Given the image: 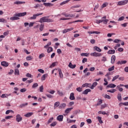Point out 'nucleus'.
<instances>
[{"mask_svg":"<svg viewBox=\"0 0 128 128\" xmlns=\"http://www.w3.org/2000/svg\"><path fill=\"white\" fill-rule=\"evenodd\" d=\"M26 14V12L16 13L14 14V16L10 18V20H20L19 18H20V16H24Z\"/></svg>","mask_w":128,"mask_h":128,"instance_id":"obj_1","label":"nucleus"},{"mask_svg":"<svg viewBox=\"0 0 128 128\" xmlns=\"http://www.w3.org/2000/svg\"><path fill=\"white\" fill-rule=\"evenodd\" d=\"M54 22V20L50 18H48V17L46 16H44L40 18V20H39V22Z\"/></svg>","mask_w":128,"mask_h":128,"instance_id":"obj_2","label":"nucleus"},{"mask_svg":"<svg viewBox=\"0 0 128 128\" xmlns=\"http://www.w3.org/2000/svg\"><path fill=\"white\" fill-rule=\"evenodd\" d=\"M16 122H22V117L20 114H18L16 116Z\"/></svg>","mask_w":128,"mask_h":128,"instance_id":"obj_3","label":"nucleus"},{"mask_svg":"<svg viewBox=\"0 0 128 128\" xmlns=\"http://www.w3.org/2000/svg\"><path fill=\"white\" fill-rule=\"evenodd\" d=\"M42 14H44V13H38L36 14H34L32 16L30 17V20H36V18L37 16H42Z\"/></svg>","mask_w":128,"mask_h":128,"instance_id":"obj_4","label":"nucleus"},{"mask_svg":"<svg viewBox=\"0 0 128 128\" xmlns=\"http://www.w3.org/2000/svg\"><path fill=\"white\" fill-rule=\"evenodd\" d=\"M128 2V0H124L122 1H120L118 2V6H124L125 4H126Z\"/></svg>","mask_w":128,"mask_h":128,"instance_id":"obj_5","label":"nucleus"},{"mask_svg":"<svg viewBox=\"0 0 128 128\" xmlns=\"http://www.w3.org/2000/svg\"><path fill=\"white\" fill-rule=\"evenodd\" d=\"M90 56H102V54L100 53L94 52L93 53H91Z\"/></svg>","mask_w":128,"mask_h":128,"instance_id":"obj_6","label":"nucleus"},{"mask_svg":"<svg viewBox=\"0 0 128 128\" xmlns=\"http://www.w3.org/2000/svg\"><path fill=\"white\" fill-rule=\"evenodd\" d=\"M58 122H62L64 120V116L62 115H59L56 118Z\"/></svg>","mask_w":128,"mask_h":128,"instance_id":"obj_7","label":"nucleus"},{"mask_svg":"<svg viewBox=\"0 0 128 128\" xmlns=\"http://www.w3.org/2000/svg\"><path fill=\"white\" fill-rule=\"evenodd\" d=\"M74 30L73 28H70L64 29V30H62V33L66 34V32H70L71 30Z\"/></svg>","mask_w":128,"mask_h":128,"instance_id":"obj_8","label":"nucleus"},{"mask_svg":"<svg viewBox=\"0 0 128 128\" xmlns=\"http://www.w3.org/2000/svg\"><path fill=\"white\" fill-rule=\"evenodd\" d=\"M1 66L6 68L7 66H8V62L6 61H2V62H1Z\"/></svg>","mask_w":128,"mask_h":128,"instance_id":"obj_9","label":"nucleus"},{"mask_svg":"<svg viewBox=\"0 0 128 128\" xmlns=\"http://www.w3.org/2000/svg\"><path fill=\"white\" fill-rule=\"evenodd\" d=\"M70 100H76V98L74 97V92H72L70 94Z\"/></svg>","mask_w":128,"mask_h":128,"instance_id":"obj_10","label":"nucleus"},{"mask_svg":"<svg viewBox=\"0 0 128 128\" xmlns=\"http://www.w3.org/2000/svg\"><path fill=\"white\" fill-rule=\"evenodd\" d=\"M92 92V90L90 88H87L83 92H82V94H88V92Z\"/></svg>","mask_w":128,"mask_h":128,"instance_id":"obj_11","label":"nucleus"},{"mask_svg":"<svg viewBox=\"0 0 128 128\" xmlns=\"http://www.w3.org/2000/svg\"><path fill=\"white\" fill-rule=\"evenodd\" d=\"M32 114H34V112H28V113H26V114H25L24 115V116H26V118H30V116H32Z\"/></svg>","mask_w":128,"mask_h":128,"instance_id":"obj_12","label":"nucleus"},{"mask_svg":"<svg viewBox=\"0 0 128 128\" xmlns=\"http://www.w3.org/2000/svg\"><path fill=\"white\" fill-rule=\"evenodd\" d=\"M58 74L60 76V78H64V74H62V69H58Z\"/></svg>","mask_w":128,"mask_h":128,"instance_id":"obj_13","label":"nucleus"},{"mask_svg":"<svg viewBox=\"0 0 128 128\" xmlns=\"http://www.w3.org/2000/svg\"><path fill=\"white\" fill-rule=\"evenodd\" d=\"M116 86V84H110L106 86V88H114Z\"/></svg>","mask_w":128,"mask_h":128,"instance_id":"obj_14","label":"nucleus"},{"mask_svg":"<svg viewBox=\"0 0 128 128\" xmlns=\"http://www.w3.org/2000/svg\"><path fill=\"white\" fill-rule=\"evenodd\" d=\"M114 62H116V56L112 55L111 57V64H114Z\"/></svg>","mask_w":128,"mask_h":128,"instance_id":"obj_15","label":"nucleus"},{"mask_svg":"<svg viewBox=\"0 0 128 128\" xmlns=\"http://www.w3.org/2000/svg\"><path fill=\"white\" fill-rule=\"evenodd\" d=\"M44 4L45 6H54V4L50 2H44Z\"/></svg>","mask_w":128,"mask_h":128,"instance_id":"obj_16","label":"nucleus"},{"mask_svg":"<svg viewBox=\"0 0 128 128\" xmlns=\"http://www.w3.org/2000/svg\"><path fill=\"white\" fill-rule=\"evenodd\" d=\"M26 4L25 2H21L16 0V2H14V4Z\"/></svg>","mask_w":128,"mask_h":128,"instance_id":"obj_17","label":"nucleus"},{"mask_svg":"<svg viewBox=\"0 0 128 128\" xmlns=\"http://www.w3.org/2000/svg\"><path fill=\"white\" fill-rule=\"evenodd\" d=\"M96 86H98V82H93L92 84L90 86V88H91V90H94V88Z\"/></svg>","mask_w":128,"mask_h":128,"instance_id":"obj_18","label":"nucleus"},{"mask_svg":"<svg viewBox=\"0 0 128 128\" xmlns=\"http://www.w3.org/2000/svg\"><path fill=\"white\" fill-rule=\"evenodd\" d=\"M126 62H128L126 60H121L118 62L116 64H125Z\"/></svg>","mask_w":128,"mask_h":128,"instance_id":"obj_19","label":"nucleus"},{"mask_svg":"<svg viewBox=\"0 0 128 128\" xmlns=\"http://www.w3.org/2000/svg\"><path fill=\"white\" fill-rule=\"evenodd\" d=\"M107 54H116V50H110L107 52Z\"/></svg>","mask_w":128,"mask_h":128,"instance_id":"obj_20","label":"nucleus"},{"mask_svg":"<svg viewBox=\"0 0 128 128\" xmlns=\"http://www.w3.org/2000/svg\"><path fill=\"white\" fill-rule=\"evenodd\" d=\"M90 86H92V84L85 83L82 85V88H90Z\"/></svg>","mask_w":128,"mask_h":128,"instance_id":"obj_21","label":"nucleus"},{"mask_svg":"<svg viewBox=\"0 0 128 128\" xmlns=\"http://www.w3.org/2000/svg\"><path fill=\"white\" fill-rule=\"evenodd\" d=\"M68 66L69 68H75L76 66V64L72 65V62H70L69 63Z\"/></svg>","mask_w":128,"mask_h":128,"instance_id":"obj_22","label":"nucleus"},{"mask_svg":"<svg viewBox=\"0 0 128 128\" xmlns=\"http://www.w3.org/2000/svg\"><path fill=\"white\" fill-rule=\"evenodd\" d=\"M48 76V74H44L42 75V76L41 78V80L42 82H44V80H46V78Z\"/></svg>","mask_w":128,"mask_h":128,"instance_id":"obj_23","label":"nucleus"},{"mask_svg":"<svg viewBox=\"0 0 128 128\" xmlns=\"http://www.w3.org/2000/svg\"><path fill=\"white\" fill-rule=\"evenodd\" d=\"M14 74L15 76H20V70L18 68L14 70Z\"/></svg>","mask_w":128,"mask_h":128,"instance_id":"obj_24","label":"nucleus"},{"mask_svg":"<svg viewBox=\"0 0 128 128\" xmlns=\"http://www.w3.org/2000/svg\"><path fill=\"white\" fill-rule=\"evenodd\" d=\"M28 103L22 104L20 105L19 107L21 108H26V106H28Z\"/></svg>","mask_w":128,"mask_h":128,"instance_id":"obj_25","label":"nucleus"},{"mask_svg":"<svg viewBox=\"0 0 128 128\" xmlns=\"http://www.w3.org/2000/svg\"><path fill=\"white\" fill-rule=\"evenodd\" d=\"M94 50H96V52H102V49L96 46L94 47Z\"/></svg>","mask_w":128,"mask_h":128,"instance_id":"obj_26","label":"nucleus"},{"mask_svg":"<svg viewBox=\"0 0 128 128\" xmlns=\"http://www.w3.org/2000/svg\"><path fill=\"white\" fill-rule=\"evenodd\" d=\"M66 106V103H62L60 104V108H64Z\"/></svg>","mask_w":128,"mask_h":128,"instance_id":"obj_27","label":"nucleus"},{"mask_svg":"<svg viewBox=\"0 0 128 128\" xmlns=\"http://www.w3.org/2000/svg\"><path fill=\"white\" fill-rule=\"evenodd\" d=\"M62 16H64L66 18H70V14H66V12H62L61 14Z\"/></svg>","mask_w":128,"mask_h":128,"instance_id":"obj_28","label":"nucleus"},{"mask_svg":"<svg viewBox=\"0 0 128 128\" xmlns=\"http://www.w3.org/2000/svg\"><path fill=\"white\" fill-rule=\"evenodd\" d=\"M72 110V108H68L65 110V114H68Z\"/></svg>","mask_w":128,"mask_h":128,"instance_id":"obj_29","label":"nucleus"},{"mask_svg":"<svg viewBox=\"0 0 128 128\" xmlns=\"http://www.w3.org/2000/svg\"><path fill=\"white\" fill-rule=\"evenodd\" d=\"M108 92H111V94H114V92H116V89H112L110 90H108Z\"/></svg>","mask_w":128,"mask_h":128,"instance_id":"obj_30","label":"nucleus"},{"mask_svg":"<svg viewBox=\"0 0 128 128\" xmlns=\"http://www.w3.org/2000/svg\"><path fill=\"white\" fill-rule=\"evenodd\" d=\"M117 98L118 100H119L120 102L122 100V94L120 93H118V94Z\"/></svg>","mask_w":128,"mask_h":128,"instance_id":"obj_31","label":"nucleus"},{"mask_svg":"<svg viewBox=\"0 0 128 128\" xmlns=\"http://www.w3.org/2000/svg\"><path fill=\"white\" fill-rule=\"evenodd\" d=\"M52 50H53L52 47H48L47 52L48 54H50V52H52Z\"/></svg>","mask_w":128,"mask_h":128,"instance_id":"obj_32","label":"nucleus"},{"mask_svg":"<svg viewBox=\"0 0 128 128\" xmlns=\"http://www.w3.org/2000/svg\"><path fill=\"white\" fill-rule=\"evenodd\" d=\"M102 22L104 24H108V19H102Z\"/></svg>","mask_w":128,"mask_h":128,"instance_id":"obj_33","label":"nucleus"},{"mask_svg":"<svg viewBox=\"0 0 128 128\" xmlns=\"http://www.w3.org/2000/svg\"><path fill=\"white\" fill-rule=\"evenodd\" d=\"M122 42V40H119V39H115L114 40V42L115 44H120V42Z\"/></svg>","mask_w":128,"mask_h":128,"instance_id":"obj_34","label":"nucleus"},{"mask_svg":"<svg viewBox=\"0 0 128 128\" xmlns=\"http://www.w3.org/2000/svg\"><path fill=\"white\" fill-rule=\"evenodd\" d=\"M118 78H120V75H116L114 76L112 80V82H114V80H118Z\"/></svg>","mask_w":128,"mask_h":128,"instance_id":"obj_35","label":"nucleus"},{"mask_svg":"<svg viewBox=\"0 0 128 128\" xmlns=\"http://www.w3.org/2000/svg\"><path fill=\"white\" fill-rule=\"evenodd\" d=\"M0 22H4V24H6L7 22L6 19L4 18H0Z\"/></svg>","mask_w":128,"mask_h":128,"instance_id":"obj_36","label":"nucleus"},{"mask_svg":"<svg viewBox=\"0 0 128 128\" xmlns=\"http://www.w3.org/2000/svg\"><path fill=\"white\" fill-rule=\"evenodd\" d=\"M68 0H66L65 1H64V2H62L60 4V6H64V4H68Z\"/></svg>","mask_w":128,"mask_h":128,"instance_id":"obj_37","label":"nucleus"},{"mask_svg":"<svg viewBox=\"0 0 128 128\" xmlns=\"http://www.w3.org/2000/svg\"><path fill=\"white\" fill-rule=\"evenodd\" d=\"M52 44V42H48L47 44L45 46H44V48H48L50 46H51Z\"/></svg>","mask_w":128,"mask_h":128,"instance_id":"obj_38","label":"nucleus"},{"mask_svg":"<svg viewBox=\"0 0 128 128\" xmlns=\"http://www.w3.org/2000/svg\"><path fill=\"white\" fill-rule=\"evenodd\" d=\"M98 118V122H100V124H102V117L100 116H98L97 117Z\"/></svg>","mask_w":128,"mask_h":128,"instance_id":"obj_39","label":"nucleus"},{"mask_svg":"<svg viewBox=\"0 0 128 128\" xmlns=\"http://www.w3.org/2000/svg\"><path fill=\"white\" fill-rule=\"evenodd\" d=\"M120 44L117 43L116 45V46L114 47V50H117L118 48H120Z\"/></svg>","mask_w":128,"mask_h":128,"instance_id":"obj_40","label":"nucleus"},{"mask_svg":"<svg viewBox=\"0 0 128 128\" xmlns=\"http://www.w3.org/2000/svg\"><path fill=\"white\" fill-rule=\"evenodd\" d=\"M34 58L32 56H28L26 58V60H33Z\"/></svg>","mask_w":128,"mask_h":128,"instance_id":"obj_41","label":"nucleus"},{"mask_svg":"<svg viewBox=\"0 0 128 128\" xmlns=\"http://www.w3.org/2000/svg\"><path fill=\"white\" fill-rule=\"evenodd\" d=\"M44 25L42 24L40 27V32H42V30H44Z\"/></svg>","mask_w":128,"mask_h":128,"instance_id":"obj_42","label":"nucleus"},{"mask_svg":"<svg viewBox=\"0 0 128 128\" xmlns=\"http://www.w3.org/2000/svg\"><path fill=\"white\" fill-rule=\"evenodd\" d=\"M38 83H34V84H33L32 88H38Z\"/></svg>","mask_w":128,"mask_h":128,"instance_id":"obj_43","label":"nucleus"},{"mask_svg":"<svg viewBox=\"0 0 128 128\" xmlns=\"http://www.w3.org/2000/svg\"><path fill=\"white\" fill-rule=\"evenodd\" d=\"M116 88H118L119 92H123L124 90V88H122L120 87V86H116Z\"/></svg>","mask_w":128,"mask_h":128,"instance_id":"obj_44","label":"nucleus"},{"mask_svg":"<svg viewBox=\"0 0 128 128\" xmlns=\"http://www.w3.org/2000/svg\"><path fill=\"white\" fill-rule=\"evenodd\" d=\"M76 90H77V92H82V88L80 87L77 88H76Z\"/></svg>","mask_w":128,"mask_h":128,"instance_id":"obj_45","label":"nucleus"},{"mask_svg":"<svg viewBox=\"0 0 128 128\" xmlns=\"http://www.w3.org/2000/svg\"><path fill=\"white\" fill-rule=\"evenodd\" d=\"M60 106L59 102H56L54 104V108H58V106Z\"/></svg>","mask_w":128,"mask_h":128,"instance_id":"obj_46","label":"nucleus"},{"mask_svg":"<svg viewBox=\"0 0 128 128\" xmlns=\"http://www.w3.org/2000/svg\"><path fill=\"white\" fill-rule=\"evenodd\" d=\"M54 120V117H52L51 118H50L48 120V124H50V122H52V121Z\"/></svg>","mask_w":128,"mask_h":128,"instance_id":"obj_47","label":"nucleus"},{"mask_svg":"<svg viewBox=\"0 0 128 128\" xmlns=\"http://www.w3.org/2000/svg\"><path fill=\"white\" fill-rule=\"evenodd\" d=\"M14 118V116H6L5 117L6 120H10V118Z\"/></svg>","mask_w":128,"mask_h":128,"instance_id":"obj_48","label":"nucleus"},{"mask_svg":"<svg viewBox=\"0 0 128 128\" xmlns=\"http://www.w3.org/2000/svg\"><path fill=\"white\" fill-rule=\"evenodd\" d=\"M56 124H57V123H56V122H52L50 124V126H56Z\"/></svg>","mask_w":128,"mask_h":128,"instance_id":"obj_49","label":"nucleus"},{"mask_svg":"<svg viewBox=\"0 0 128 128\" xmlns=\"http://www.w3.org/2000/svg\"><path fill=\"white\" fill-rule=\"evenodd\" d=\"M82 56H88V53H82L80 54Z\"/></svg>","mask_w":128,"mask_h":128,"instance_id":"obj_50","label":"nucleus"},{"mask_svg":"<svg viewBox=\"0 0 128 128\" xmlns=\"http://www.w3.org/2000/svg\"><path fill=\"white\" fill-rule=\"evenodd\" d=\"M80 8V5L73 6L71 7V8Z\"/></svg>","mask_w":128,"mask_h":128,"instance_id":"obj_51","label":"nucleus"},{"mask_svg":"<svg viewBox=\"0 0 128 128\" xmlns=\"http://www.w3.org/2000/svg\"><path fill=\"white\" fill-rule=\"evenodd\" d=\"M10 112H14L12 110H7L6 112V114H8Z\"/></svg>","mask_w":128,"mask_h":128,"instance_id":"obj_52","label":"nucleus"},{"mask_svg":"<svg viewBox=\"0 0 128 128\" xmlns=\"http://www.w3.org/2000/svg\"><path fill=\"white\" fill-rule=\"evenodd\" d=\"M114 70V66H112L111 68H110L108 69V72H112V70Z\"/></svg>","mask_w":128,"mask_h":128,"instance_id":"obj_53","label":"nucleus"},{"mask_svg":"<svg viewBox=\"0 0 128 128\" xmlns=\"http://www.w3.org/2000/svg\"><path fill=\"white\" fill-rule=\"evenodd\" d=\"M102 104V100H100L97 103L96 106H100Z\"/></svg>","mask_w":128,"mask_h":128,"instance_id":"obj_54","label":"nucleus"},{"mask_svg":"<svg viewBox=\"0 0 128 128\" xmlns=\"http://www.w3.org/2000/svg\"><path fill=\"white\" fill-rule=\"evenodd\" d=\"M20 92H26V88H23L20 89Z\"/></svg>","mask_w":128,"mask_h":128,"instance_id":"obj_55","label":"nucleus"},{"mask_svg":"<svg viewBox=\"0 0 128 128\" xmlns=\"http://www.w3.org/2000/svg\"><path fill=\"white\" fill-rule=\"evenodd\" d=\"M40 92H44V86H41L40 87Z\"/></svg>","mask_w":128,"mask_h":128,"instance_id":"obj_56","label":"nucleus"},{"mask_svg":"<svg viewBox=\"0 0 128 128\" xmlns=\"http://www.w3.org/2000/svg\"><path fill=\"white\" fill-rule=\"evenodd\" d=\"M57 93L58 94L59 96H62V94H64L62 93V92H60L58 90H57Z\"/></svg>","mask_w":128,"mask_h":128,"instance_id":"obj_57","label":"nucleus"},{"mask_svg":"<svg viewBox=\"0 0 128 128\" xmlns=\"http://www.w3.org/2000/svg\"><path fill=\"white\" fill-rule=\"evenodd\" d=\"M46 55L42 53L41 54H40L39 56V58H44Z\"/></svg>","mask_w":128,"mask_h":128,"instance_id":"obj_58","label":"nucleus"},{"mask_svg":"<svg viewBox=\"0 0 128 128\" xmlns=\"http://www.w3.org/2000/svg\"><path fill=\"white\" fill-rule=\"evenodd\" d=\"M49 94H54V92H56V91L54 90H50L48 91Z\"/></svg>","mask_w":128,"mask_h":128,"instance_id":"obj_59","label":"nucleus"},{"mask_svg":"<svg viewBox=\"0 0 128 128\" xmlns=\"http://www.w3.org/2000/svg\"><path fill=\"white\" fill-rule=\"evenodd\" d=\"M38 70L39 72H41V74H44V70L42 69H38Z\"/></svg>","mask_w":128,"mask_h":128,"instance_id":"obj_60","label":"nucleus"},{"mask_svg":"<svg viewBox=\"0 0 128 128\" xmlns=\"http://www.w3.org/2000/svg\"><path fill=\"white\" fill-rule=\"evenodd\" d=\"M102 22V20H96V24H100Z\"/></svg>","mask_w":128,"mask_h":128,"instance_id":"obj_61","label":"nucleus"},{"mask_svg":"<svg viewBox=\"0 0 128 128\" xmlns=\"http://www.w3.org/2000/svg\"><path fill=\"white\" fill-rule=\"evenodd\" d=\"M56 62H53L50 66V68H54V66H56Z\"/></svg>","mask_w":128,"mask_h":128,"instance_id":"obj_62","label":"nucleus"},{"mask_svg":"<svg viewBox=\"0 0 128 128\" xmlns=\"http://www.w3.org/2000/svg\"><path fill=\"white\" fill-rule=\"evenodd\" d=\"M14 74V70H10V72H8V74L12 75Z\"/></svg>","mask_w":128,"mask_h":128,"instance_id":"obj_63","label":"nucleus"},{"mask_svg":"<svg viewBox=\"0 0 128 128\" xmlns=\"http://www.w3.org/2000/svg\"><path fill=\"white\" fill-rule=\"evenodd\" d=\"M86 122H87L88 124H92V120H90V118L87 119Z\"/></svg>","mask_w":128,"mask_h":128,"instance_id":"obj_64","label":"nucleus"}]
</instances>
